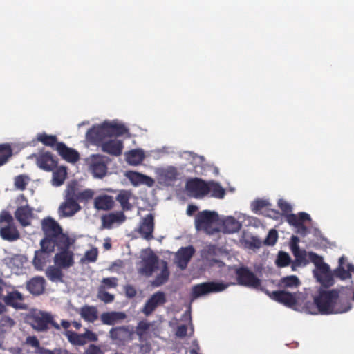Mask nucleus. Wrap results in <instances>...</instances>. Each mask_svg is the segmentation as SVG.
I'll return each instance as SVG.
<instances>
[{"instance_id": "nucleus-1", "label": "nucleus", "mask_w": 354, "mask_h": 354, "mask_svg": "<svg viewBox=\"0 0 354 354\" xmlns=\"http://www.w3.org/2000/svg\"><path fill=\"white\" fill-rule=\"evenodd\" d=\"M340 290L333 289L322 290L314 299L313 303L306 304V309L310 314L330 315L343 313L351 308L348 299L340 298Z\"/></svg>"}, {"instance_id": "nucleus-2", "label": "nucleus", "mask_w": 354, "mask_h": 354, "mask_svg": "<svg viewBox=\"0 0 354 354\" xmlns=\"http://www.w3.org/2000/svg\"><path fill=\"white\" fill-rule=\"evenodd\" d=\"M88 199V189L82 191L77 182L68 185L64 191V201L60 203L57 214L59 218H71L81 209L79 202Z\"/></svg>"}, {"instance_id": "nucleus-3", "label": "nucleus", "mask_w": 354, "mask_h": 354, "mask_svg": "<svg viewBox=\"0 0 354 354\" xmlns=\"http://www.w3.org/2000/svg\"><path fill=\"white\" fill-rule=\"evenodd\" d=\"M41 227L45 237L41 240L43 244H50L57 247H69L71 244L69 237L63 233L59 224L51 217L41 221Z\"/></svg>"}, {"instance_id": "nucleus-4", "label": "nucleus", "mask_w": 354, "mask_h": 354, "mask_svg": "<svg viewBox=\"0 0 354 354\" xmlns=\"http://www.w3.org/2000/svg\"><path fill=\"white\" fill-rule=\"evenodd\" d=\"M186 189L195 198H201L209 194V185L198 178H192L186 183Z\"/></svg>"}, {"instance_id": "nucleus-5", "label": "nucleus", "mask_w": 354, "mask_h": 354, "mask_svg": "<svg viewBox=\"0 0 354 354\" xmlns=\"http://www.w3.org/2000/svg\"><path fill=\"white\" fill-rule=\"evenodd\" d=\"M218 219L217 213L204 210L197 214L195 218V227L197 230L207 231Z\"/></svg>"}, {"instance_id": "nucleus-6", "label": "nucleus", "mask_w": 354, "mask_h": 354, "mask_svg": "<svg viewBox=\"0 0 354 354\" xmlns=\"http://www.w3.org/2000/svg\"><path fill=\"white\" fill-rule=\"evenodd\" d=\"M227 284L221 282H206L196 285L192 288V295L195 298L211 292H218L224 290Z\"/></svg>"}, {"instance_id": "nucleus-7", "label": "nucleus", "mask_w": 354, "mask_h": 354, "mask_svg": "<svg viewBox=\"0 0 354 354\" xmlns=\"http://www.w3.org/2000/svg\"><path fill=\"white\" fill-rule=\"evenodd\" d=\"M238 283L241 285L258 288L261 286V280L246 267H241L236 271Z\"/></svg>"}, {"instance_id": "nucleus-8", "label": "nucleus", "mask_w": 354, "mask_h": 354, "mask_svg": "<svg viewBox=\"0 0 354 354\" xmlns=\"http://www.w3.org/2000/svg\"><path fill=\"white\" fill-rule=\"evenodd\" d=\"M41 249L35 251L32 263L37 270H42L50 260V254L55 250V247L50 244H43L40 241Z\"/></svg>"}, {"instance_id": "nucleus-9", "label": "nucleus", "mask_w": 354, "mask_h": 354, "mask_svg": "<svg viewBox=\"0 0 354 354\" xmlns=\"http://www.w3.org/2000/svg\"><path fill=\"white\" fill-rule=\"evenodd\" d=\"M108 158L102 155H93L91 156L90 169L95 178H102L107 172Z\"/></svg>"}, {"instance_id": "nucleus-10", "label": "nucleus", "mask_w": 354, "mask_h": 354, "mask_svg": "<svg viewBox=\"0 0 354 354\" xmlns=\"http://www.w3.org/2000/svg\"><path fill=\"white\" fill-rule=\"evenodd\" d=\"M48 324H50L55 328L59 329V324L53 321L52 316L46 313L40 312L35 315L31 324L37 330L44 331L48 328Z\"/></svg>"}, {"instance_id": "nucleus-11", "label": "nucleus", "mask_w": 354, "mask_h": 354, "mask_svg": "<svg viewBox=\"0 0 354 354\" xmlns=\"http://www.w3.org/2000/svg\"><path fill=\"white\" fill-rule=\"evenodd\" d=\"M269 297L286 306L292 308L297 304V293H291L285 290H276L268 292Z\"/></svg>"}, {"instance_id": "nucleus-12", "label": "nucleus", "mask_w": 354, "mask_h": 354, "mask_svg": "<svg viewBox=\"0 0 354 354\" xmlns=\"http://www.w3.org/2000/svg\"><path fill=\"white\" fill-rule=\"evenodd\" d=\"M107 124L104 121L100 125H93L90 128V142L100 146L101 143L109 138Z\"/></svg>"}, {"instance_id": "nucleus-13", "label": "nucleus", "mask_w": 354, "mask_h": 354, "mask_svg": "<svg viewBox=\"0 0 354 354\" xmlns=\"http://www.w3.org/2000/svg\"><path fill=\"white\" fill-rule=\"evenodd\" d=\"M167 301L165 294L158 291L153 294L146 301L142 312L146 315H150L158 306L163 305Z\"/></svg>"}, {"instance_id": "nucleus-14", "label": "nucleus", "mask_w": 354, "mask_h": 354, "mask_svg": "<svg viewBox=\"0 0 354 354\" xmlns=\"http://www.w3.org/2000/svg\"><path fill=\"white\" fill-rule=\"evenodd\" d=\"M61 250L54 257L55 264L59 268H68L73 265V254L69 247H58Z\"/></svg>"}, {"instance_id": "nucleus-15", "label": "nucleus", "mask_w": 354, "mask_h": 354, "mask_svg": "<svg viewBox=\"0 0 354 354\" xmlns=\"http://www.w3.org/2000/svg\"><path fill=\"white\" fill-rule=\"evenodd\" d=\"M101 150L113 156H120L124 149L123 141L117 138H109L100 146Z\"/></svg>"}, {"instance_id": "nucleus-16", "label": "nucleus", "mask_w": 354, "mask_h": 354, "mask_svg": "<svg viewBox=\"0 0 354 354\" xmlns=\"http://www.w3.org/2000/svg\"><path fill=\"white\" fill-rule=\"evenodd\" d=\"M153 230L154 217L151 214H149L142 219L138 232L143 239L150 241L153 239Z\"/></svg>"}, {"instance_id": "nucleus-17", "label": "nucleus", "mask_w": 354, "mask_h": 354, "mask_svg": "<svg viewBox=\"0 0 354 354\" xmlns=\"http://www.w3.org/2000/svg\"><path fill=\"white\" fill-rule=\"evenodd\" d=\"M195 250L193 246L190 245L188 247L181 248L176 253V263L180 270H185L192 257L194 254Z\"/></svg>"}, {"instance_id": "nucleus-18", "label": "nucleus", "mask_w": 354, "mask_h": 354, "mask_svg": "<svg viewBox=\"0 0 354 354\" xmlns=\"http://www.w3.org/2000/svg\"><path fill=\"white\" fill-rule=\"evenodd\" d=\"M158 259L154 254H151L142 259V266L139 270V273L145 277H150L158 268Z\"/></svg>"}, {"instance_id": "nucleus-19", "label": "nucleus", "mask_w": 354, "mask_h": 354, "mask_svg": "<svg viewBox=\"0 0 354 354\" xmlns=\"http://www.w3.org/2000/svg\"><path fill=\"white\" fill-rule=\"evenodd\" d=\"M132 334L129 327L125 326L112 328L109 331L110 337L120 343L131 340Z\"/></svg>"}, {"instance_id": "nucleus-20", "label": "nucleus", "mask_w": 354, "mask_h": 354, "mask_svg": "<svg viewBox=\"0 0 354 354\" xmlns=\"http://www.w3.org/2000/svg\"><path fill=\"white\" fill-rule=\"evenodd\" d=\"M57 161L49 152L41 153L37 157V166L46 171H53L57 167Z\"/></svg>"}, {"instance_id": "nucleus-21", "label": "nucleus", "mask_w": 354, "mask_h": 354, "mask_svg": "<svg viewBox=\"0 0 354 354\" xmlns=\"http://www.w3.org/2000/svg\"><path fill=\"white\" fill-rule=\"evenodd\" d=\"M346 258L344 256H342L339 259L338 267L334 270V275L342 280L351 278V273L353 272V270H354V266L351 263H347L346 269H345L344 265L346 264Z\"/></svg>"}, {"instance_id": "nucleus-22", "label": "nucleus", "mask_w": 354, "mask_h": 354, "mask_svg": "<svg viewBox=\"0 0 354 354\" xmlns=\"http://www.w3.org/2000/svg\"><path fill=\"white\" fill-rule=\"evenodd\" d=\"M125 219L123 212H112L102 216V223L104 227L110 229L114 223H122Z\"/></svg>"}, {"instance_id": "nucleus-23", "label": "nucleus", "mask_w": 354, "mask_h": 354, "mask_svg": "<svg viewBox=\"0 0 354 354\" xmlns=\"http://www.w3.org/2000/svg\"><path fill=\"white\" fill-rule=\"evenodd\" d=\"M56 150L63 159L68 162H75L79 158L78 153L75 149L68 147L63 142H57Z\"/></svg>"}, {"instance_id": "nucleus-24", "label": "nucleus", "mask_w": 354, "mask_h": 354, "mask_svg": "<svg viewBox=\"0 0 354 354\" xmlns=\"http://www.w3.org/2000/svg\"><path fill=\"white\" fill-rule=\"evenodd\" d=\"M313 274L317 280L325 288H328L334 284L333 274L330 267L328 266L326 270H314Z\"/></svg>"}, {"instance_id": "nucleus-25", "label": "nucleus", "mask_w": 354, "mask_h": 354, "mask_svg": "<svg viewBox=\"0 0 354 354\" xmlns=\"http://www.w3.org/2000/svg\"><path fill=\"white\" fill-rule=\"evenodd\" d=\"M32 209L28 205H21L15 211V216L17 220L23 225L27 226L30 224V219L32 218Z\"/></svg>"}, {"instance_id": "nucleus-26", "label": "nucleus", "mask_w": 354, "mask_h": 354, "mask_svg": "<svg viewBox=\"0 0 354 354\" xmlns=\"http://www.w3.org/2000/svg\"><path fill=\"white\" fill-rule=\"evenodd\" d=\"M126 317L127 315L123 312L111 311L103 313L100 316V319L104 324L114 325Z\"/></svg>"}, {"instance_id": "nucleus-27", "label": "nucleus", "mask_w": 354, "mask_h": 354, "mask_svg": "<svg viewBox=\"0 0 354 354\" xmlns=\"http://www.w3.org/2000/svg\"><path fill=\"white\" fill-rule=\"evenodd\" d=\"M115 201L113 197L109 195H100L94 200V207L97 209L109 210L114 206Z\"/></svg>"}, {"instance_id": "nucleus-28", "label": "nucleus", "mask_w": 354, "mask_h": 354, "mask_svg": "<svg viewBox=\"0 0 354 354\" xmlns=\"http://www.w3.org/2000/svg\"><path fill=\"white\" fill-rule=\"evenodd\" d=\"M45 280L41 277H37L31 279L27 282L28 290L33 295H40L44 290Z\"/></svg>"}, {"instance_id": "nucleus-29", "label": "nucleus", "mask_w": 354, "mask_h": 354, "mask_svg": "<svg viewBox=\"0 0 354 354\" xmlns=\"http://www.w3.org/2000/svg\"><path fill=\"white\" fill-rule=\"evenodd\" d=\"M0 236L2 239L12 242L19 238V233L14 225L8 224L0 229Z\"/></svg>"}, {"instance_id": "nucleus-30", "label": "nucleus", "mask_w": 354, "mask_h": 354, "mask_svg": "<svg viewBox=\"0 0 354 354\" xmlns=\"http://www.w3.org/2000/svg\"><path fill=\"white\" fill-rule=\"evenodd\" d=\"M64 335L72 344L81 346L86 343V339L88 338V329H86L84 333L81 335L71 330H66Z\"/></svg>"}, {"instance_id": "nucleus-31", "label": "nucleus", "mask_w": 354, "mask_h": 354, "mask_svg": "<svg viewBox=\"0 0 354 354\" xmlns=\"http://www.w3.org/2000/svg\"><path fill=\"white\" fill-rule=\"evenodd\" d=\"M105 122L107 124V129L110 138L123 136L128 131V129L123 124L118 123L115 121Z\"/></svg>"}, {"instance_id": "nucleus-32", "label": "nucleus", "mask_w": 354, "mask_h": 354, "mask_svg": "<svg viewBox=\"0 0 354 354\" xmlns=\"http://www.w3.org/2000/svg\"><path fill=\"white\" fill-rule=\"evenodd\" d=\"M177 179V172L175 169H169L162 171L159 175V183L171 186Z\"/></svg>"}, {"instance_id": "nucleus-33", "label": "nucleus", "mask_w": 354, "mask_h": 354, "mask_svg": "<svg viewBox=\"0 0 354 354\" xmlns=\"http://www.w3.org/2000/svg\"><path fill=\"white\" fill-rule=\"evenodd\" d=\"M26 261V258L22 254H14L3 259L4 263L11 269L22 268Z\"/></svg>"}, {"instance_id": "nucleus-34", "label": "nucleus", "mask_w": 354, "mask_h": 354, "mask_svg": "<svg viewBox=\"0 0 354 354\" xmlns=\"http://www.w3.org/2000/svg\"><path fill=\"white\" fill-rule=\"evenodd\" d=\"M310 220L311 218L310 215L306 212H300L298 214V215L295 214H290L286 216L287 222L290 225H292L295 227L300 225L301 223Z\"/></svg>"}, {"instance_id": "nucleus-35", "label": "nucleus", "mask_w": 354, "mask_h": 354, "mask_svg": "<svg viewBox=\"0 0 354 354\" xmlns=\"http://www.w3.org/2000/svg\"><path fill=\"white\" fill-rule=\"evenodd\" d=\"M6 295H3V300L7 306H10L14 308H19L18 301L23 299L22 295L18 291L8 292L6 290Z\"/></svg>"}, {"instance_id": "nucleus-36", "label": "nucleus", "mask_w": 354, "mask_h": 354, "mask_svg": "<svg viewBox=\"0 0 354 354\" xmlns=\"http://www.w3.org/2000/svg\"><path fill=\"white\" fill-rule=\"evenodd\" d=\"M292 252L295 257V260L292 264V270H295L296 267L307 265L308 261L306 260V252L305 250L298 248L293 250Z\"/></svg>"}, {"instance_id": "nucleus-37", "label": "nucleus", "mask_w": 354, "mask_h": 354, "mask_svg": "<svg viewBox=\"0 0 354 354\" xmlns=\"http://www.w3.org/2000/svg\"><path fill=\"white\" fill-rule=\"evenodd\" d=\"M67 172L64 167H58L53 173L52 184L54 186L59 187L62 185L66 178Z\"/></svg>"}, {"instance_id": "nucleus-38", "label": "nucleus", "mask_w": 354, "mask_h": 354, "mask_svg": "<svg viewBox=\"0 0 354 354\" xmlns=\"http://www.w3.org/2000/svg\"><path fill=\"white\" fill-rule=\"evenodd\" d=\"M299 285V279L295 275L284 277L279 282V286L283 288H297Z\"/></svg>"}, {"instance_id": "nucleus-39", "label": "nucleus", "mask_w": 354, "mask_h": 354, "mask_svg": "<svg viewBox=\"0 0 354 354\" xmlns=\"http://www.w3.org/2000/svg\"><path fill=\"white\" fill-rule=\"evenodd\" d=\"M59 267L50 266L46 270V277L53 282H62L63 273Z\"/></svg>"}, {"instance_id": "nucleus-40", "label": "nucleus", "mask_w": 354, "mask_h": 354, "mask_svg": "<svg viewBox=\"0 0 354 354\" xmlns=\"http://www.w3.org/2000/svg\"><path fill=\"white\" fill-rule=\"evenodd\" d=\"M241 227L240 223L232 216L227 217L223 222L225 232L230 234L237 232Z\"/></svg>"}, {"instance_id": "nucleus-41", "label": "nucleus", "mask_w": 354, "mask_h": 354, "mask_svg": "<svg viewBox=\"0 0 354 354\" xmlns=\"http://www.w3.org/2000/svg\"><path fill=\"white\" fill-rule=\"evenodd\" d=\"M131 193L126 190H122L116 196V201L120 203L123 210H129L131 205L129 203Z\"/></svg>"}, {"instance_id": "nucleus-42", "label": "nucleus", "mask_w": 354, "mask_h": 354, "mask_svg": "<svg viewBox=\"0 0 354 354\" xmlns=\"http://www.w3.org/2000/svg\"><path fill=\"white\" fill-rule=\"evenodd\" d=\"M211 196L222 199L225 195V190L218 183L211 182L208 183Z\"/></svg>"}, {"instance_id": "nucleus-43", "label": "nucleus", "mask_w": 354, "mask_h": 354, "mask_svg": "<svg viewBox=\"0 0 354 354\" xmlns=\"http://www.w3.org/2000/svg\"><path fill=\"white\" fill-rule=\"evenodd\" d=\"M308 256L310 261L317 268L316 270H322V271H324L326 270L327 267L329 266L327 263L324 262L323 258L317 254L310 252L308 253Z\"/></svg>"}, {"instance_id": "nucleus-44", "label": "nucleus", "mask_w": 354, "mask_h": 354, "mask_svg": "<svg viewBox=\"0 0 354 354\" xmlns=\"http://www.w3.org/2000/svg\"><path fill=\"white\" fill-rule=\"evenodd\" d=\"M308 256L310 261L317 268L316 270H322V271H324L326 270L327 267L329 266L327 263L324 262L323 258L317 254L310 252L308 253Z\"/></svg>"}, {"instance_id": "nucleus-45", "label": "nucleus", "mask_w": 354, "mask_h": 354, "mask_svg": "<svg viewBox=\"0 0 354 354\" xmlns=\"http://www.w3.org/2000/svg\"><path fill=\"white\" fill-rule=\"evenodd\" d=\"M169 276V271L168 270L167 265L165 264V266L161 270V272L156 277L154 281H153V285L157 287L160 286L161 285L164 284L167 281Z\"/></svg>"}, {"instance_id": "nucleus-46", "label": "nucleus", "mask_w": 354, "mask_h": 354, "mask_svg": "<svg viewBox=\"0 0 354 354\" xmlns=\"http://www.w3.org/2000/svg\"><path fill=\"white\" fill-rule=\"evenodd\" d=\"M150 324L146 320L140 321L136 328V333L140 342L144 341V335L150 328Z\"/></svg>"}, {"instance_id": "nucleus-47", "label": "nucleus", "mask_w": 354, "mask_h": 354, "mask_svg": "<svg viewBox=\"0 0 354 354\" xmlns=\"http://www.w3.org/2000/svg\"><path fill=\"white\" fill-rule=\"evenodd\" d=\"M128 162L131 165H138L144 159L143 153L138 150L130 151L127 156Z\"/></svg>"}, {"instance_id": "nucleus-48", "label": "nucleus", "mask_w": 354, "mask_h": 354, "mask_svg": "<svg viewBox=\"0 0 354 354\" xmlns=\"http://www.w3.org/2000/svg\"><path fill=\"white\" fill-rule=\"evenodd\" d=\"M26 342L35 349L34 353L36 354H44V351H48V349L40 346L39 340L35 336L28 337Z\"/></svg>"}, {"instance_id": "nucleus-49", "label": "nucleus", "mask_w": 354, "mask_h": 354, "mask_svg": "<svg viewBox=\"0 0 354 354\" xmlns=\"http://www.w3.org/2000/svg\"><path fill=\"white\" fill-rule=\"evenodd\" d=\"M37 140L46 146L53 147L57 145L56 136H49L46 133H40L37 136Z\"/></svg>"}, {"instance_id": "nucleus-50", "label": "nucleus", "mask_w": 354, "mask_h": 354, "mask_svg": "<svg viewBox=\"0 0 354 354\" xmlns=\"http://www.w3.org/2000/svg\"><path fill=\"white\" fill-rule=\"evenodd\" d=\"M12 155V151L9 146L6 145H0V166L5 164L9 157Z\"/></svg>"}, {"instance_id": "nucleus-51", "label": "nucleus", "mask_w": 354, "mask_h": 354, "mask_svg": "<svg viewBox=\"0 0 354 354\" xmlns=\"http://www.w3.org/2000/svg\"><path fill=\"white\" fill-rule=\"evenodd\" d=\"M142 174L136 171H128L126 174L127 178L133 186L140 185L142 183Z\"/></svg>"}, {"instance_id": "nucleus-52", "label": "nucleus", "mask_w": 354, "mask_h": 354, "mask_svg": "<svg viewBox=\"0 0 354 354\" xmlns=\"http://www.w3.org/2000/svg\"><path fill=\"white\" fill-rule=\"evenodd\" d=\"M290 261V257L288 253L285 252H279L276 260V264L278 267L283 268L288 266Z\"/></svg>"}, {"instance_id": "nucleus-53", "label": "nucleus", "mask_w": 354, "mask_h": 354, "mask_svg": "<svg viewBox=\"0 0 354 354\" xmlns=\"http://www.w3.org/2000/svg\"><path fill=\"white\" fill-rule=\"evenodd\" d=\"M29 178L25 175L17 176L15 179V187L20 190H24L28 184Z\"/></svg>"}, {"instance_id": "nucleus-54", "label": "nucleus", "mask_w": 354, "mask_h": 354, "mask_svg": "<svg viewBox=\"0 0 354 354\" xmlns=\"http://www.w3.org/2000/svg\"><path fill=\"white\" fill-rule=\"evenodd\" d=\"M245 245L250 249H259L261 247L262 242L257 236H252L250 239L245 241Z\"/></svg>"}, {"instance_id": "nucleus-55", "label": "nucleus", "mask_w": 354, "mask_h": 354, "mask_svg": "<svg viewBox=\"0 0 354 354\" xmlns=\"http://www.w3.org/2000/svg\"><path fill=\"white\" fill-rule=\"evenodd\" d=\"M277 232L275 230H271L264 241V243L268 245H273L277 242Z\"/></svg>"}, {"instance_id": "nucleus-56", "label": "nucleus", "mask_w": 354, "mask_h": 354, "mask_svg": "<svg viewBox=\"0 0 354 354\" xmlns=\"http://www.w3.org/2000/svg\"><path fill=\"white\" fill-rule=\"evenodd\" d=\"M216 248L215 245H210L207 246L202 252V257L207 259L210 260V257L216 255Z\"/></svg>"}, {"instance_id": "nucleus-57", "label": "nucleus", "mask_w": 354, "mask_h": 354, "mask_svg": "<svg viewBox=\"0 0 354 354\" xmlns=\"http://www.w3.org/2000/svg\"><path fill=\"white\" fill-rule=\"evenodd\" d=\"M268 204V203L266 200H256L252 204V210L257 213V212L261 210L263 208L266 207Z\"/></svg>"}, {"instance_id": "nucleus-58", "label": "nucleus", "mask_w": 354, "mask_h": 354, "mask_svg": "<svg viewBox=\"0 0 354 354\" xmlns=\"http://www.w3.org/2000/svg\"><path fill=\"white\" fill-rule=\"evenodd\" d=\"M278 205H279V207L280 208V209L283 213H288V212H291V210H292V207L290 206V205L289 203H288L286 201H285L284 200H282V199L279 200Z\"/></svg>"}, {"instance_id": "nucleus-59", "label": "nucleus", "mask_w": 354, "mask_h": 354, "mask_svg": "<svg viewBox=\"0 0 354 354\" xmlns=\"http://www.w3.org/2000/svg\"><path fill=\"white\" fill-rule=\"evenodd\" d=\"M187 332V326L185 324L180 325L177 327L176 330V335L180 338L186 337Z\"/></svg>"}, {"instance_id": "nucleus-60", "label": "nucleus", "mask_w": 354, "mask_h": 354, "mask_svg": "<svg viewBox=\"0 0 354 354\" xmlns=\"http://www.w3.org/2000/svg\"><path fill=\"white\" fill-rule=\"evenodd\" d=\"M99 297L105 303H111L114 299V296L107 292H100L99 293Z\"/></svg>"}, {"instance_id": "nucleus-61", "label": "nucleus", "mask_w": 354, "mask_h": 354, "mask_svg": "<svg viewBox=\"0 0 354 354\" xmlns=\"http://www.w3.org/2000/svg\"><path fill=\"white\" fill-rule=\"evenodd\" d=\"M124 290L126 296L129 298H133L137 294L136 288L131 285L126 286Z\"/></svg>"}, {"instance_id": "nucleus-62", "label": "nucleus", "mask_w": 354, "mask_h": 354, "mask_svg": "<svg viewBox=\"0 0 354 354\" xmlns=\"http://www.w3.org/2000/svg\"><path fill=\"white\" fill-rule=\"evenodd\" d=\"M12 216L7 212H2L0 214V223L6 222L8 224H12Z\"/></svg>"}, {"instance_id": "nucleus-63", "label": "nucleus", "mask_w": 354, "mask_h": 354, "mask_svg": "<svg viewBox=\"0 0 354 354\" xmlns=\"http://www.w3.org/2000/svg\"><path fill=\"white\" fill-rule=\"evenodd\" d=\"M102 283L107 288H115L117 286V279L115 278H104Z\"/></svg>"}, {"instance_id": "nucleus-64", "label": "nucleus", "mask_w": 354, "mask_h": 354, "mask_svg": "<svg viewBox=\"0 0 354 354\" xmlns=\"http://www.w3.org/2000/svg\"><path fill=\"white\" fill-rule=\"evenodd\" d=\"M154 183H155V181L151 177L148 176L145 174L142 175L141 185H145L151 187L153 186Z\"/></svg>"}]
</instances>
